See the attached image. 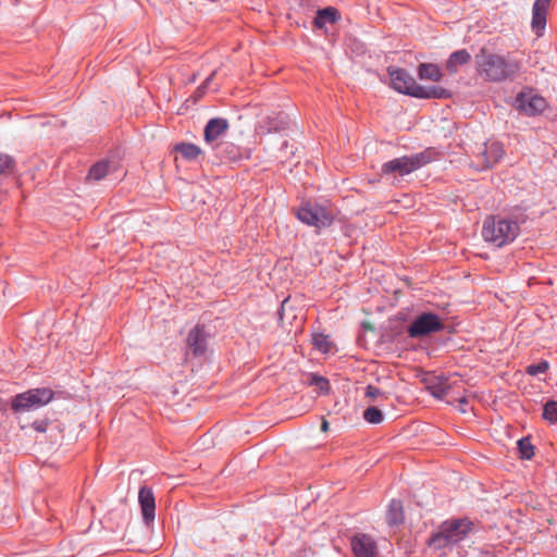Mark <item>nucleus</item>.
Masks as SVG:
<instances>
[{"mask_svg": "<svg viewBox=\"0 0 557 557\" xmlns=\"http://www.w3.org/2000/svg\"><path fill=\"white\" fill-rule=\"evenodd\" d=\"M453 97V92L442 86L438 85H432V86H422L419 85L414 89V98L417 99H450Z\"/></svg>", "mask_w": 557, "mask_h": 557, "instance_id": "nucleus-16", "label": "nucleus"}, {"mask_svg": "<svg viewBox=\"0 0 557 557\" xmlns=\"http://www.w3.org/2000/svg\"><path fill=\"white\" fill-rule=\"evenodd\" d=\"M513 107L529 117L541 115L547 108V101L539 94H534L532 88L520 90L513 102Z\"/></svg>", "mask_w": 557, "mask_h": 557, "instance_id": "nucleus-8", "label": "nucleus"}, {"mask_svg": "<svg viewBox=\"0 0 557 557\" xmlns=\"http://www.w3.org/2000/svg\"><path fill=\"white\" fill-rule=\"evenodd\" d=\"M143 522L146 527L153 524L156 519V497L151 487L141 485L138 491Z\"/></svg>", "mask_w": 557, "mask_h": 557, "instance_id": "nucleus-13", "label": "nucleus"}, {"mask_svg": "<svg viewBox=\"0 0 557 557\" xmlns=\"http://www.w3.org/2000/svg\"><path fill=\"white\" fill-rule=\"evenodd\" d=\"M447 380L443 376H438L436 382H432L428 385V391L431 396L438 400H443L448 394L449 387L445 384Z\"/></svg>", "mask_w": 557, "mask_h": 557, "instance_id": "nucleus-26", "label": "nucleus"}, {"mask_svg": "<svg viewBox=\"0 0 557 557\" xmlns=\"http://www.w3.org/2000/svg\"><path fill=\"white\" fill-rule=\"evenodd\" d=\"M312 344L314 348L321 354H329L331 351L332 344L327 336L323 333H315L312 336Z\"/></svg>", "mask_w": 557, "mask_h": 557, "instance_id": "nucleus-28", "label": "nucleus"}, {"mask_svg": "<svg viewBox=\"0 0 557 557\" xmlns=\"http://www.w3.org/2000/svg\"><path fill=\"white\" fill-rule=\"evenodd\" d=\"M385 520L391 528L399 527L405 522L404 504L400 499H391L385 513Z\"/></svg>", "mask_w": 557, "mask_h": 557, "instance_id": "nucleus-17", "label": "nucleus"}, {"mask_svg": "<svg viewBox=\"0 0 557 557\" xmlns=\"http://www.w3.org/2000/svg\"><path fill=\"white\" fill-rule=\"evenodd\" d=\"M389 87L396 92L414 98V89L419 87L414 77L403 67L388 66Z\"/></svg>", "mask_w": 557, "mask_h": 557, "instance_id": "nucleus-9", "label": "nucleus"}, {"mask_svg": "<svg viewBox=\"0 0 557 557\" xmlns=\"http://www.w3.org/2000/svg\"><path fill=\"white\" fill-rule=\"evenodd\" d=\"M289 116L283 111L272 112L261 119L257 132L260 135L282 133L288 128Z\"/></svg>", "mask_w": 557, "mask_h": 557, "instance_id": "nucleus-11", "label": "nucleus"}, {"mask_svg": "<svg viewBox=\"0 0 557 557\" xmlns=\"http://www.w3.org/2000/svg\"><path fill=\"white\" fill-rule=\"evenodd\" d=\"M446 330L443 318L431 310L418 312L407 327L401 324L393 326L383 336L391 343H399L405 333L412 339H422Z\"/></svg>", "mask_w": 557, "mask_h": 557, "instance_id": "nucleus-2", "label": "nucleus"}, {"mask_svg": "<svg viewBox=\"0 0 557 557\" xmlns=\"http://www.w3.org/2000/svg\"><path fill=\"white\" fill-rule=\"evenodd\" d=\"M549 369V362L545 359L540 360L536 363H531L527 366L525 373L531 376H536L539 374L546 373Z\"/></svg>", "mask_w": 557, "mask_h": 557, "instance_id": "nucleus-32", "label": "nucleus"}, {"mask_svg": "<svg viewBox=\"0 0 557 557\" xmlns=\"http://www.w3.org/2000/svg\"><path fill=\"white\" fill-rule=\"evenodd\" d=\"M211 333L205 324L197 323L191 327L186 337V355L191 354L195 358L203 357L208 349Z\"/></svg>", "mask_w": 557, "mask_h": 557, "instance_id": "nucleus-10", "label": "nucleus"}, {"mask_svg": "<svg viewBox=\"0 0 557 557\" xmlns=\"http://www.w3.org/2000/svg\"><path fill=\"white\" fill-rule=\"evenodd\" d=\"M363 419L370 424H380L384 421V413L377 406H369L363 411Z\"/></svg>", "mask_w": 557, "mask_h": 557, "instance_id": "nucleus-27", "label": "nucleus"}, {"mask_svg": "<svg viewBox=\"0 0 557 557\" xmlns=\"http://www.w3.org/2000/svg\"><path fill=\"white\" fill-rule=\"evenodd\" d=\"M473 528L474 523L468 517L446 519L431 533L425 544L434 552L451 550L468 537Z\"/></svg>", "mask_w": 557, "mask_h": 557, "instance_id": "nucleus-3", "label": "nucleus"}, {"mask_svg": "<svg viewBox=\"0 0 557 557\" xmlns=\"http://www.w3.org/2000/svg\"><path fill=\"white\" fill-rule=\"evenodd\" d=\"M47 426H48V422L45 421V420H41V421H35L33 423V428L37 431V432H40V433H44L47 431Z\"/></svg>", "mask_w": 557, "mask_h": 557, "instance_id": "nucleus-35", "label": "nucleus"}, {"mask_svg": "<svg viewBox=\"0 0 557 557\" xmlns=\"http://www.w3.org/2000/svg\"><path fill=\"white\" fill-rule=\"evenodd\" d=\"M110 166L111 162L108 159H101L95 162L88 171L87 178L95 182L103 180L109 173Z\"/></svg>", "mask_w": 557, "mask_h": 557, "instance_id": "nucleus-23", "label": "nucleus"}, {"mask_svg": "<svg viewBox=\"0 0 557 557\" xmlns=\"http://www.w3.org/2000/svg\"><path fill=\"white\" fill-rule=\"evenodd\" d=\"M341 17L342 15L338 9L327 5L317 10L312 25L315 29H324L326 24H335Z\"/></svg>", "mask_w": 557, "mask_h": 557, "instance_id": "nucleus-15", "label": "nucleus"}, {"mask_svg": "<svg viewBox=\"0 0 557 557\" xmlns=\"http://www.w3.org/2000/svg\"><path fill=\"white\" fill-rule=\"evenodd\" d=\"M288 148H289V144L287 140H284L281 148H280V152L286 157V158H289L290 156H294L295 154V151L294 150H290L288 151Z\"/></svg>", "mask_w": 557, "mask_h": 557, "instance_id": "nucleus-36", "label": "nucleus"}, {"mask_svg": "<svg viewBox=\"0 0 557 557\" xmlns=\"http://www.w3.org/2000/svg\"><path fill=\"white\" fill-rule=\"evenodd\" d=\"M417 75L420 81H431L438 83L443 79L444 73L438 64L424 62L417 67Z\"/></svg>", "mask_w": 557, "mask_h": 557, "instance_id": "nucleus-18", "label": "nucleus"}, {"mask_svg": "<svg viewBox=\"0 0 557 557\" xmlns=\"http://www.w3.org/2000/svg\"><path fill=\"white\" fill-rule=\"evenodd\" d=\"M307 383L310 386L317 387L321 395H329L331 393V384L329 379L319 373H309Z\"/></svg>", "mask_w": 557, "mask_h": 557, "instance_id": "nucleus-25", "label": "nucleus"}, {"mask_svg": "<svg viewBox=\"0 0 557 557\" xmlns=\"http://www.w3.org/2000/svg\"><path fill=\"white\" fill-rule=\"evenodd\" d=\"M433 160L434 150L432 148L410 156L394 158L381 165V175L388 176L393 174L395 177H404L431 163Z\"/></svg>", "mask_w": 557, "mask_h": 557, "instance_id": "nucleus-5", "label": "nucleus"}, {"mask_svg": "<svg viewBox=\"0 0 557 557\" xmlns=\"http://www.w3.org/2000/svg\"><path fill=\"white\" fill-rule=\"evenodd\" d=\"M550 0H535L532 11L540 13H547Z\"/></svg>", "mask_w": 557, "mask_h": 557, "instance_id": "nucleus-33", "label": "nucleus"}, {"mask_svg": "<svg viewBox=\"0 0 557 557\" xmlns=\"http://www.w3.org/2000/svg\"><path fill=\"white\" fill-rule=\"evenodd\" d=\"M505 151L502 144L495 141L490 147L484 148L482 156L484 158L482 170L492 169L496 163L500 161Z\"/></svg>", "mask_w": 557, "mask_h": 557, "instance_id": "nucleus-20", "label": "nucleus"}, {"mask_svg": "<svg viewBox=\"0 0 557 557\" xmlns=\"http://www.w3.org/2000/svg\"><path fill=\"white\" fill-rule=\"evenodd\" d=\"M364 394H366L367 397H369V398L374 400L379 396H382L383 392L379 387H376L374 385H368L366 387V393Z\"/></svg>", "mask_w": 557, "mask_h": 557, "instance_id": "nucleus-34", "label": "nucleus"}, {"mask_svg": "<svg viewBox=\"0 0 557 557\" xmlns=\"http://www.w3.org/2000/svg\"><path fill=\"white\" fill-rule=\"evenodd\" d=\"M53 397L54 392L49 387L29 388L13 396L10 408L16 414L29 412L48 405Z\"/></svg>", "mask_w": 557, "mask_h": 557, "instance_id": "nucleus-6", "label": "nucleus"}, {"mask_svg": "<svg viewBox=\"0 0 557 557\" xmlns=\"http://www.w3.org/2000/svg\"><path fill=\"white\" fill-rule=\"evenodd\" d=\"M547 13H540L532 11V28L536 35H542L546 27Z\"/></svg>", "mask_w": 557, "mask_h": 557, "instance_id": "nucleus-31", "label": "nucleus"}, {"mask_svg": "<svg viewBox=\"0 0 557 557\" xmlns=\"http://www.w3.org/2000/svg\"><path fill=\"white\" fill-rule=\"evenodd\" d=\"M471 54L467 49H459L451 52L445 62V67L449 74H456L459 66H462L470 62Z\"/></svg>", "mask_w": 557, "mask_h": 557, "instance_id": "nucleus-21", "label": "nucleus"}, {"mask_svg": "<svg viewBox=\"0 0 557 557\" xmlns=\"http://www.w3.org/2000/svg\"><path fill=\"white\" fill-rule=\"evenodd\" d=\"M228 120L221 116L211 117L207 121L203 128V140L212 149L215 147L220 138H222L228 131Z\"/></svg>", "mask_w": 557, "mask_h": 557, "instance_id": "nucleus-12", "label": "nucleus"}, {"mask_svg": "<svg viewBox=\"0 0 557 557\" xmlns=\"http://www.w3.org/2000/svg\"><path fill=\"white\" fill-rule=\"evenodd\" d=\"M321 430L324 431V432L329 430V422L326 420L322 421Z\"/></svg>", "mask_w": 557, "mask_h": 557, "instance_id": "nucleus-40", "label": "nucleus"}, {"mask_svg": "<svg viewBox=\"0 0 557 557\" xmlns=\"http://www.w3.org/2000/svg\"><path fill=\"white\" fill-rule=\"evenodd\" d=\"M460 405H461V408H460V411L461 412H466V409L463 408V406H467L469 403H468V399L466 397H461L460 400H459Z\"/></svg>", "mask_w": 557, "mask_h": 557, "instance_id": "nucleus-39", "label": "nucleus"}, {"mask_svg": "<svg viewBox=\"0 0 557 557\" xmlns=\"http://www.w3.org/2000/svg\"><path fill=\"white\" fill-rule=\"evenodd\" d=\"M174 151L180 153L186 161H195L202 153L199 146L187 141L175 144Z\"/></svg>", "mask_w": 557, "mask_h": 557, "instance_id": "nucleus-22", "label": "nucleus"}, {"mask_svg": "<svg viewBox=\"0 0 557 557\" xmlns=\"http://www.w3.org/2000/svg\"><path fill=\"white\" fill-rule=\"evenodd\" d=\"M351 549L355 557H375L377 546L368 534H357L351 539Z\"/></svg>", "mask_w": 557, "mask_h": 557, "instance_id": "nucleus-14", "label": "nucleus"}, {"mask_svg": "<svg viewBox=\"0 0 557 557\" xmlns=\"http://www.w3.org/2000/svg\"><path fill=\"white\" fill-rule=\"evenodd\" d=\"M215 154L221 159H226L232 162H237L243 159V151L240 147L228 141H221L213 148Z\"/></svg>", "mask_w": 557, "mask_h": 557, "instance_id": "nucleus-19", "label": "nucleus"}, {"mask_svg": "<svg viewBox=\"0 0 557 557\" xmlns=\"http://www.w3.org/2000/svg\"><path fill=\"white\" fill-rule=\"evenodd\" d=\"M215 72H212L206 79L205 82L202 83L201 87L200 88H207L209 86V84L211 83L213 76H214Z\"/></svg>", "mask_w": 557, "mask_h": 557, "instance_id": "nucleus-37", "label": "nucleus"}, {"mask_svg": "<svg viewBox=\"0 0 557 557\" xmlns=\"http://www.w3.org/2000/svg\"><path fill=\"white\" fill-rule=\"evenodd\" d=\"M287 301V299H285L281 307L277 309V315H278V319L281 320L283 318V314H284V304Z\"/></svg>", "mask_w": 557, "mask_h": 557, "instance_id": "nucleus-38", "label": "nucleus"}, {"mask_svg": "<svg viewBox=\"0 0 557 557\" xmlns=\"http://www.w3.org/2000/svg\"><path fill=\"white\" fill-rule=\"evenodd\" d=\"M15 166V160L8 153L0 152V180L9 176Z\"/></svg>", "mask_w": 557, "mask_h": 557, "instance_id": "nucleus-30", "label": "nucleus"}, {"mask_svg": "<svg viewBox=\"0 0 557 557\" xmlns=\"http://www.w3.org/2000/svg\"><path fill=\"white\" fill-rule=\"evenodd\" d=\"M542 417H543L544 420L548 421L549 423H556L557 422V400L548 399L543 405Z\"/></svg>", "mask_w": 557, "mask_h": 557, "instance_id": "nucleus-29", "label": "nucleus"}, {"mask_svg": "<svg viewBox=\"0 0 557 557\" xmlns=\"http://www.w3.org/2000/svg\"><path fill=\"white\" fill-rule=\"evenodd\" d=\"M475 63L480 74L491 82H502L519 71L516 62L507 61L504 57L492 53L485 48L475 55Z\"/></svg>", "mask_w": 557, "mask_h": 557, "instance_id": "nucleus-4", "label": "nucleus"}, {"mask_svg": "<svg viewBox=\"0 0 557 557\" xmlns=\"http://www.w3.org/2000/svg\"><path fill=\"white\" fill-rule=\"evenodd\" d=\"M296 216L301 223L318 230L330 227L335 220V215L324 205L311 201L302 202Z\"/></svg>", "mask_w": 557, "mask_h": 557, "instance_id": "nucleus-7", "label": "nucleus"}, {"mask_svg": "<svg viewBox=\"0 0 557 557\" xmlns=\"http://www.w3.org/2000/svg\"><path fill=\"white\" fill-rule=\"evenodd\" d=\"M517 451L521 460H531L535 454V447L531 442V435L522 436L517 441Z\"/></svg>", "mask_w": 557, "mask_h": 557, "instance_id": "nucleus-24", "label": "nucleus"}, {"mask_svg": "<svg viewBox=\"0 0 557 557\" xmlns=\"http://www.w3.org/2000/svg\"><path fill=\"white\" fill-rule=\"evenodd\" d=\"M527 221L525 209L520 207L513 208L507 214L487 215L482 224V238L494 248H503L517 239L521 233V226Z\"/></svg>", "mask_w": 557, "mask_h": 557, "instance_id": "nucleus-1", "label": "nucleus"}]
</instances>
